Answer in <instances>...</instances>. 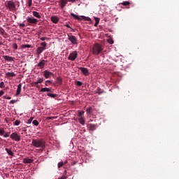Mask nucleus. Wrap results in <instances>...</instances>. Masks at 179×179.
Wrapping results in <instances>:
<instances>
[{
	"label": "nucleus",
	"mask_w": 179,
	"mask_h": 179,
	"mask_svg": "<svg viewBox=\"0 0 179 179\" xmlns=\"http://www.w3.org/2000/svg\"><path fill=\"white\" fill-rule=\"evenodd\" d=\"M66 163H68V161H65V162H64V164H66Z\"/></svg>",
	"instance_id": "obj_57"
},
{
	"label": "nucleus",
	"mask_w": 179,
	"mask_h": 179,
	"mask_svg": "<svg viewBox=\"0 0 179 179\" xmlns=\"http://www.w3.org/2000/svg\"><path fill=\"white\" fill-rule=\"evenodd\" d=\"M0 34H1V36L6 35V32L5 31V29H3V28H2L1 27H0Z\"/></svg>",
	"instance_id": "obj_26"
},
{
	"label": "nucleus",
	"mask_w": 179,
	"mask_h": 179,
	"mask_svg": "<svg viewBox=\"0 0 179 179\" xmlns=\"http://www.w3.org/2000/svg\"><path fill=\"white\" fill-rule=\"evenodd\" d=\"M40 40H41V41H45V40H48V38L47 37H42Z\"/></svg>",
	"instance_id": "obj_47"
},
{
	"label": "nucleus",
	"mask_w": 179,
	"mask_h": 179,
	"mask_svg": "<svg viewBox=\"0 0 179 179\" xmlns=\"http://www.w3.org/2000/svg\"><path fill=\"white\" fill-rule=\"evenodd\" d=\"M55 118H57V117H48L47 120H55Z\"/></svg>",
	"instance_id": "obj_49"
},
{
	"label": "nucleus",
	"mask_w": 179,
	"mask_h": 179,
	"mask_svg": "<svg viewBox=\"0 0 179 179\" xmlns=\"http://www.w3.org/2000/svg\"><path fill=\"white\" fill-rule=\"evenodd\" d=\"M34 117H31L28 120H27V124H31V122L33 121Z\"/></svg>",
	"instance_id": "obj_38"
},
{
	"label": "nucleus",
	"mask_w": 179,
	"mask_h": 179,
	"mask_svg": "<svg viewBox=\"0 0 179 179\" xmlns=\"http://www.w3.org/2000/svg\"><path fill=\"white\" fill-rule=\"evenodd\" d=\"M6 152H7L8 155L9 156H15V153H13V151H12V150L9 149V148H5Z\"/></svg>",
	"instance_id": "obj_15"
},
{
	"label": "nucleus",
	"mask_w": 179,
	"mask_h": 179,
	"mask_svg": "<svg viewBox=\"0 0 179 179\" xmlns=\"http://www.w3.org/2000/svg\"><path fill=\"white\" fill-rule=\"evenodd\" d=\"M41 47H42V48H44V50H45L46 49V47H47V43H45V42H42V43H41Z\"/></svg>",
	"instance_id": "obj_30"
},
{
	"label": "nucleus",
	"mask_w": 179,
	"mask_h": 179,
	"mask_svg": "<svg viewBox=\"0 0 179 179\" xmlns=\"http://www.w3.org/2000/svg\"><path fill=\"white\" fill-rule=\"evenodd\" d=\"M32 15L33 16H34V17H37L38 19H41V15H40V13L37 11H33Z\"/></svg>",
	"instance_id": "obj_14"
},
{
	"label": "nucleus",
	"mask_w": 179,
	"mask_h": 179,
	"mask_svg": "<svg viewBox=\"0 0 179 179\" xmlns=\"http://www.w3.org/2000/svg\"><path fill=\"white\" fill-rule=\"evenodd\" d=\"M14 125H20V120H15L14 122Z\"/></svg>",
	"instance_id": "obj_39"
},
{
	"label": "nucleus",
	"mask_w": 179,
	"mask_h": 179,
	"mask_svg": "<svg viewBox=\"0 0 179 179\" xmlns=\"http://www.w3.org/2000/svg\"><path fill=\"white\" fill-rule=\"evenodd\" d=\"M130 4L131 3L129 1H123L121 3V5H123V6H129Z\"/></svg>",
	"instance_id": "obj_29"
},
{
	"label": "nucleus",
	"mask_w": 179,
	"mask_h": 179,
	"mask_svg": "<svg viewBox=\"0 0 179 179\" xmlns=\"http://www.w3.org/2000/svg\"><path fill=\"white\" fill-rule=\"evenodd\" d=\"M27 22L29 24H37L38 23V20L33 18V17H27Z\"/></svg>",
	"instance_id": "obj_6"
},
{
	"label": "nucleus",
	"mask_w": 179,
	"mask_h": 179,
	"mask_svg": "<svg viewBox=\"0 0 179 179\" xmlns=\"http://www.w3.org/2000/svg\"><path fill=\"white\" fill-rule=\"evenodd\" d=\"M76 1H78V0H69V2H75Z\"/></svg>",
	"instance_id": "obj_53"
},
{
	"label": "nucleus",
	"mask_w": 179,
	"mask_h": 179,
	"mask_svg": "<svg viewBox=\"0 0 179 179\" xmlns=\"http://www.w3.org/2000/svg\"><path fill=\"white\" fill-rule=\"evenodd\" d=\"M66 27H67L68 29H72V27H71V26H69V24L66 25Z\"/></svg>",
	"instance_id": "obj_54"
},
{
	"label": "nucleus",
	"mask_w": 179,
	"mask_h": 179,
	"mask_svg": "<svg viewBox=\"0 0 179 179\" xmlns=\"http://www.w3.org/2000/svg\"><path fill=\"white\" fill-rule=\"evenodd\" d=\"M10 138L13 141H15L16 142H20V141L21 139L20 136L19 134H17V132H14V133L11 134L10 136Z\"/></svg>",
	"instance_id": "obj_5"
},
{
	"label": "nucleus",
	"mask_w": 179,
	"mask_h": 179,
	"mask_svg": "<svg viewBox=\"0 0 179 179\" xmlns=\"http://www.w3.org/2000/svg\"><path fill=\"white\" fill-rule=\"evenodd\" d=\"M22 48H31V45H29V44L22 45Z\"/></svg>",
	"instance_id": "obj_32"
},
{
	"label": "nucleus",
	"mask_w": 179,
	"mask_h": 179,
	"mask_svg": "<svg viewBox=\"0 0 179 179\" xmlns=\"http://www.w3.org/2000/svg\"><path fill=\"white\" fill-rule=\"evenodd\" d=\"M64 176H66V171H64Z\"/></svg>",
	"instance_id": "obj_56"
},
{
	"label": "nucleus",
	"mask_w": 179,
	"mask_h": 179,
	"mask_svg": "<svg viewBox=\"0 0 179 179\" xmlns=\"http://www.w3.org/2000/svg\"><path fill=\"white\" fill-rule=\"evenodd\" d=\"M21 92H22V85L19 84L17 85V88L15 96H19V94H20Z\"/></svg>",
	"instance_id": "obj_13"
},
{
	"label": "nucleus",
	"mask_w": 179,
	"mask_h": 179,
	"mask_svg": "<svg viewBox=\"0 0 179 179\" xmlns=\"http://www.w3.org/2000/svg\"><path fill=\"white\" fill-rule=\"evenodd\" d=\"M3 58L6 60V61H9L10 62L13 61V57H9L7 55H4L3 56Z\"/></svg>",
	"instance_id": "obj_21"
},
{
	"label": "nucleus",
	"mask_w": 179,
	"mask_h": 179,
	"mask_svg": "<svg viewBox=\"0 0 179 179\" xmlns=\"http://www.w3.org/2000/svg\"><path fill=\"white\" fill-rule=\"evenodd\" d=\"M76 163H78V162H73L71 163V166H75V164H76Z\"/></svg>",
	"instance_id": "obj_51"
},
{
	"label": "nucleus",
	"mask_w": 179,
	"mask_h": 179,
	"mask_svg": "<svg viewBox=\"0 0 179 179\" xmlns=\"http://www.w3.org/2000/svg\"><path fill=\"white\" fill-rule=\"evenodd\" d=\"M89 126L90 131H95V129H97V124H90Z\"/></svg>",
	"instance_id": "obj_19"
},
{
	"label": "nucleus",
	"mask_w": 179,
	"mask_h": 179,
	"mask_svg": "<svg viewBox=\"0 0 179 179\" xmlns=\"http://www.w3.org/2000/svg\"><path fill=\"white\" fill-rule=\"evenodd\" d=\"M66 3H68L67 0H61V8L62 9H64L65 6H66Z\"/></svg>",
	"instance_id": "obj_17"
},
{
	"label": "nucleus",
	"mask_w": 179,
	"mask_h": 179,
	"mask_svg": "<svg viewBox=\"0 0 179 179\" xmlns=\"http://www.w3.org/2000/svg\"><path fill=\"white\" fill-rule=\"evenodd\" d=\"M79 116L82 117V113H80V112L79 113Z\"/></svg>",
	"instance_id": "obj_55"
},
{
	"label": "nucleus",
	"mask_w": 179,
	"mask_h": 179,
	"mask_svg": "<svg viewBox=\"0 0 179 179\" xmlns=\"http://www.w3.org/2000/svg\"><path fill=\"white\" fill-rule=\"evenodd\" d=\"M68 40L71 41V43H73L74 45L78 44V38H76L73 35H69L68 34Z\"/></svg>",
	"instance_id": "obj_8"
},
{
	"label": "nucleus",
	"mask_w": 179,
	"mask_h": 179,
	"mask_svg": "<svg viewBox=\"0 0 179 179\" xmlns=\"http://www.w3.org/2000/svg\"><path fill=\"white\" fill-rule=\"evenodd\" d=\"M6 8L11 12L16 9V4L13 1H7L5 3Z\"/></svg>",
	"instance_id": "obj_3"
},
{
	"label": "nucleus",
	"mask_w": 179,
	"mask_h": 179,
	"mask_svg": "<svg viewBox=\"0 0 179 179\" xmlns=\"http://www.w3.org/2000/svg\"><path fill=\"white\" fill-rule=\"evenodd\" d=\"M51 21L52 22V23H55V24H57V23L59 22V18H58V17L57 16H52Z\"/></svg>",
	"instance_id": "obj_12"
},
{
	"label": "nucleus",
	"mask_w": 179,
	"mask_h": 179,
	"mask_svg": "<svg viewBox=\"0 0 179 179\" xmlns=\"http://www.w3.org/2000/svg\"><path fill=\"white\" fill-rule=\"evenodd\" d=\"M40 92H41L42 93H44V92H51V88L43 87L41 89Z\"/></svg>",
	"instance_id": "obj_23"
},
{
	"label": "nucleus",
	"mask_w": 179,
	"mask_h": 179,
	"mask_svg": "<svg viewBox=\"0 0 179 179\" xmlns=\"http://www.w3.org/2000/svg\"><path fill=\"white\" fill-rule=\"evenodd\" d=\"M78 58V52L73 51L71 53L69 54L68 59L70 61H75Z\"/></svg>",
	"instance_id": "obj_7"
},
{
	"label": "nucleus",
	"mask_w": 179,
	"mask_h": 179,
	"mask_svg": "<svg viewBox=\"0 0 179 179\" xmlns=\"http://www.w3.org/2000/svg\"><path fill=\"white\" fill-rule=\"evenodd\" d=\"M51 83H52L51 80H46L45 85V86H50Z\"/></svg>",
	"instance_id": "obj_37"
},
{
	"label": "nucleus",
	"mask_w": 179,
	"mask_h": 179,
	"mask_svg": "<svg viewBox=\"0 0 179 179\" xmlns=\"http://www.w3.org/2000/svg\"><path fill=\"white\" fill-rule=\"evenodd\" d=\"M56 83H57V85H62V78L61 77H58L56 79Z\"/></svg>",
	"instance_id": "obj_22"
},
{
	"label": "nucleus",
	"mask_w": 179,
	"mask_h": 179,
	"mask_svg": "<svg viewBox=\"0 0 179 179\" xmlns=\"http://www.w3.org/2000/svg\"><path fill=\"white\" fill-rule=\"evenodd\" d=\"M78 122L80 124H81V125H85V119L83 117H80L78 119Z\"/></svg>",
	"instance_id": "obj_28"
},
{
	"label": "nucleus",
	"mask_w": 179,
	"mask_h": 179,
	"mask_svg": "<svg viewBox=\"0 0 179 179\" xmlns=\"http://www.w3.org/2000/svg\"><path fill=\"white\" fill-rule=\"evenodd\" d=\"M94 20H95L94 27H97V26L99 25V23H100V18L95 17Z\"/></svg>",
	"instance_id": "obj_24"
},
{
	"label": "nucleus",
	"mask_w": 179,
	"mask_h": 179,
	"mask_svg": "<svg viewBox=\"0 0 179 179\" xmlns=\"http://www.w3.org/2000/svg\"><path fill=\"white\" fill-rule=\"evenodd\" d=\"M33 162L34 160L30 158H24L23 159V163L24 164H30V163H32Z\"/></svg>",
	"instance_id": "obj_20"
},
{
	"label": "nucleus",
	"mask_w": 179,
	"mask_h": 179,
	"mask_svg": "<svg viewBox=\"0 0 179 179\" xmlns=\"http://www.w3.org/2000/svg\"><path fill=\"white\" fill-rule=\"evenodd\" d=\"M15 103H17V100L13 99L10 101V104H15Z\"/></svg>",
	"instance_id": "obj_43"
},
{
	"label": "nucleus",
	"mask_w": 179,
	"mask_h": 179,
	"mask_svg": "<svg viewBox=\"0 0 179 179\" xmlns=\"http://www.w3.org/2000/svg\"><path fill=\"white\" fill-rule=\"evenodd\" d=\"M79 69L85 76L89 75V70L87 68L80 67Z\"/></svg>",
	"instance_id": "obj_11"
},
{
	"label": "nucleus",
	"mask_w": 179,
	"mask_h": 179,
	"mask_svg": "<svg viewBox=\"0 0 179 179\" xmlns=\"http://www.w3.org/2000/svg\"><path fill=\"white\" fill-rule=\"evenodd\" d=\"M31 2H30V3L29 4V6H31Z\"/></svg>",
	"instance_id": "obj_58"
},
{
	"label": "nucleus",
	"mask_w": 179,
	"mask_h": 179,
	"mask_svg": "<svg viewBox=\"0 0 179 179\" xmlns=\"http://www.w3.org/2000/svg\"><path fill=\"white\" fill-rule=\"evenodd\" d=\"M32 146L34 148H39L41 149H45V141L43 138L40 139H33L31 142Z\"/></svg>",
	"instance_id": "obj_1"
},
{
	"label": "nucleus",
	"mask_w": 179,
	"mask_h": 179,
	"mask_svg": "<svg viewBox=\"0 0 179 179\" xmlns=\"http://www.w3.org/2000/svg\"><path fill=\"white\" fill-rule=\"evenodd\" d=\"M47 64V60L42 59L41 62L38 63L36 66H38L40 69H43L44 66H45Z\"/></svg>",
	"instance_id": "obj_10"
},
{
	"label": "nucleus",
	"mask_w": 179,
	"mask_h": 179,
	"mask_svg": "<svg viewBox=\"0 0 179 179\" xmlns=\"http://www.w3.org/2000/svg\"><path fill=\"white\" fill-rule=\"evenodd\" d=\"M43 76L45 79H48L49 78H51V76H54V73L48 70H45L43 71Z\"/></svg>",
	"instance_id": "obj_9"
},
{
	"label": "nucleus",
	"mask_w": 179,
	"mask_h": 179,
	"mask_svg": "<svg viewBox=\"0 0 179 179\" xmlns=\"http://www.w3.org/2000/svg\"><path fill=\"white\" fill-rule=\"evenodd\" d=\"M5 134V130L3 128H0V136H2V135Z\"/></svg>",
	"instance_id": "obj_34"
},
{
	"label": "nucleus",
	"mask_w": 179,
	"mask_h": 179,
	"mask_svg": "<svg viewBox=\"0 0 179 179\" xmlns=\"http://www.w3.org/2000/svg\"><path fill=\"white\" fill-rule=\"evenodd\" d=\"M3 94H5V92L3 91H0V97H1V96H3Z\"/></svg>",
	"instance_id": "obj_50"
},
{
	"label": "nucleus",
	"mask_w": 179,
	"mask_h": 179,
	"mask_svg": "<svg viewBox=\"0 0 179 179\" xmlns=\"http://www.w3.org/2000/svg\"><path fill=\"white\" fill-rule=\"evenodd\" d=\"M96 93H97V94H103V93H104V91H101V89L98 87Z\"/></svg>",
	"instance_id": "obj_27"
},
{
	"label": "nucleus",
	"mask_w": 179,
	"mask_h": 179,
	"mask_svg": "<svg viewBox=\"0 0 179 179\" xmlns=\"http://www.w3.org/2000/svg\"><path fill=\"white\" fill-rule=\"evenodd\" d=\"M6 76L7 78H13V77L16 76V74L13 72H8L6 73Z\"/></svg>",
	"instance_id": "obj_16"
},
{
	"label": "nucleus",
	"mask_w": 179,
	"mask_h": 179,
	"mask_svg": "<svg viewBox=\"0 0 179 179\" xmlns=\"http://www.w3.org/2000/svg\"><path fill=\"white\" fill-rule=\"evenodd\" d=\"M47 96L49 97H52V99H55V97H57L58 95L57 94L48 93Z\"/></svg>",
	"instance_id": "obj_25"
},
{
	"label": "nucleus",
	"mask_w": 179,
	"mask_h": 179,
	"mask_svg": "<svg viewBox=\"0 0 179 179\" xmlns=\"http://www.w3.org/2000/svg\"><path fill=\"white\" fill-rule=\"evenodd\" d=\"M71 15L74 17V19H76L77 20H82L83 19H84V20L87 21V22H92V18L89 17H86L85 15H81L80 17H79V15H76V14L71 13Z\"/></svg>",
	"instance_id": "obj_4"
},
{
	"label": "nucleus",
	"mask_w": 179,
	"mask_h": 179,
	"mask_svg": "<svg viewBox=\"0 0 179 179\" xmlns=\"http://www.w3.org/2000/svg\"><path fill=\"white\" fill-rule=\"evenodd\" d=\"M32 124H34V125H35L36 127H38V121H37V120H34L33 122H32Z\"/></svg>",
	"instance_id": "obj_35"
},
{
	"label": "nucleus",
	"mask_w": 179,
	"mask_h": 179,
	"mask_svg": "<svg viewBox=\"0 0 179 179\" xmlns=\"http://www.w3.org/2000/svg\"><path fill=\"white\" fill-rule=\"evenodd\" d=\"M35 87H38V84H36V82L34 83V85Z\"/></svg>",
	"instance_id": "obj_52"
},
{
	"label": "nucleus",
	"mask_w": 179,
	"mask_h": 179,
	"mask_svg": "<svg viewBox=\"0 0 179 179\" xmlns=\"http://www.w3.org/2000/svg\"><path fill=\"white\" fill-rule=\"evenodd\" d=\"M0 45H2V43H0Z\"/></svg>",
	"instance_id": "obj_59"
},
{
	"label": "nucleus",
	"mask_w": 179,
	"mask_h": 179,
	"mask_svg": "<svg viewBox=\"0 0 179 179\" xmlns=\"http://www.w3.org/2000/svg\"><path fill=\"white\" fill-rule=\"evenodd\" d=\"M44 50H45V49H44V48L38 47L36 50L37 55H40V54H41V52H43V51H44Z\"/></svg>",
	"instance_id": "obj_18"
},
{
	"label": "nucleus",
	"mask_w": 179,
	"mask_h": 179,
	"mask_svg": "<svg viewBox=\"0 0 179 179\" xmlns=\"http://www.w3.org/2000/svg\"><path fill=\"white\" fill-rule=\"evenodd\" d=\"M104 48L103 46L99 43H95L92 46V54L94 55H99V54H101V51H103Z\"/></svg>",
	"instance_id": "obj_2"
},
{
	"label": "nucleus",
	"mask_w": 179,
	"mask_h": 179,
	"mask_svg": "<svg viewBox=\"0 0 179 179\" xmlns=\"http://www.w3.org/2000/svg\"><path fill=\"white\" fill-rule=\"evenodd\" d=\"M58 169H61V167L64 166V162H60L57 164Z\"/></svg>",
	"instance_id": "obj_33"
},
{
	"label": "nucleus",
	"mask_w": 179,
	"mask_h": 179,
	"mask_svg": "<svg viewBox=\"0 0 179 179\" xmlns=\"http://www.w3.org/2000/svg\"><path fill=\"white\" fill-rule=\"evenodd\" d=\"M19 27H26V24H24V23H20V24H19Z\"/></svg>",
	"instance_id": "obj_46"
},
{
	"label": "nucleus",
	"mask_w": 179,
	"mask_h": 179,
	"mask_svg": "<svg viewBox=\"0 0 179 179\" xmlns=\"http://www.w3.org/2000/svg\"><path fill=\"white\" fill-rule=\"evenodd\" d=\"M9 135H10V132L6 133L5 135L3 136L4 138H9Z\"/></svg>",
	"instance_id": "obj_44"
},
{
	"label": "nucleus",
	"mask_w": 179,
	"mask_h": 179,
	"mask_svg": "<svg viewBox=\"0 0 179 179\" xmlns=\"http://www.w3.org/2000/svg\"><path fill=\"white\" fill-rule=\"evenodd\" d=\"M13 48H14V50H17V44L13 43Z\"/></svg>",
	"instance_id": "obj_45"
},
{
	"label": "nucleus",
	"mask_w": 179,
	"mask_h": 179,
	"mask_svg": "<svg viewBox=\"0 0 179 179\" xmlns=\"http://www.w3.org/2000/svg\"><path fill=\"white\" fill-rule=\"evenodd\" d=\"M0 87H1V89H3V87H5V83L1 82L0 83Z\"/></svg>",
	"instance_id": "obj_42"
},
{
	"label": "nucleus",
	"mask_w": 179,
	"mask_h": 179,
	"mask_svg": "<svg viewBox=\"0 0 179 179\" xmlns=\"http://www.w3.org/2000/svg\"><path fill=\"white\" fill-rule=\"evenodd\" d=\"M87 114H92V107L87 108Z\"/></svg>",
	"instance_id": "obj_36"
},
{
	"label": "nucleus",
	"mask_w": 179,
	"mask_h": 179,
	"mask_svg": "<svg viewBox=\"0 0 179 179\" xmlns=\"http://www.w3.org/2000/svg\"><path fill=\"white\" fill-rule=\"evenodd\" d=\"M82 85H83V83H82V81H77L76 82V85L77 86H82Z\"/></svg>",
	"instance_id": "obj_40"
},
{
	"label": "nucleus",
	"mask_w": 179,
	"mask_h": 179,
	"mask_svg": "<svg viewBox=\"0 0 179 179\" xmlns=\"http://www.w3.org/2000/svg\"><path fill=\"white\" fill-rule=\"evenodd\" d=\"M44 82V78H38V81L36 82V85H38V83H43Z\"/></svg>",
	"instance_id": "obj_31"
},
{
	"label": "nucleus",
	"mask_w": 179,
	"mask_h": 179,
	"mask_svg": "<svg viewBox=\"0 0 179 179\" xmlns=\"http://www.w3.org/2000/svg\"><path fill=\"white\" fill-rule=\"evenodd\" d=\"M3 98L6 99V100H10V99H12L10 96H4Z\"/></svg>",
	"instance_id": "obj_48"
},
{
	"label": "nucleus",
	"mask_w": 179,
	"mask_h": 179,
	"mask_svg": "<svg viewBox=\"0 0 179 179\" xmlns=\"http://www.w3.org/2000/svg\"><path fill=\"white\" fill-rule=\"evenodd\" d=\"M108 43L109 44H114V41H113V39H111V38H109V39H108Z\"/></svg>",
	"instance_id": "obj_41"
},
{
	"label": "nucleus",
	"mask_w": 179,
	"mask_h": 179,
	"mask_svg": "<svg viewBox=\"0 0 179 179\" xmlns=\"http://www.w3.org/2000/svg\"><path fill=\"white\" fill-rule=\"evenodd\" d=\"M0 15H1V13H0Z\"/></svg>",
	"instance_id": "obj_60"
}]
</instances>
